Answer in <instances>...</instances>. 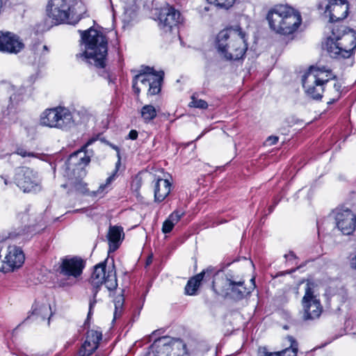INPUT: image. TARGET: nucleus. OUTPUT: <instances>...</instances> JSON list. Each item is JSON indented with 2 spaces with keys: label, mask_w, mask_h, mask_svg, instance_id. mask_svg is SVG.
<instances>
[{
  "label": "nucleus",
  "mask_w": 356,
  "mask_h": 356,
  "mask_svg": "<svg viewBox=\"0 0 356 356\" xmlns=\"http://www.w3.org/2000/svg\"><path fill=\"white\" fill-rule=\"evenodd\" d=\"M216 48L226 60H239L248 49L246 33L239 25L227 27L217 35Z\"/></svg>",
  "instance_id": "1"
},
{
  "label": "nucleus",
  "mask_w": 356,
  "mask_h": 356,
  "mask_svg": "<svg viewBox=\"0 0 356 356\" xmlns=\"http://www.w3.org/2000/svg\"><path fill=\"white\" fill-rule=\"evenodd\" d=\"M89 282L92 285V298L90 300L88 313L84 323L85 326L90 325V321L93 315V308L97 303V295L102 284H104L110 291L115 290L118 287L114 259L111 258V263H109L108 256L103 261L94 266Z\"/></svg>",
  "instance_id": "2"
},
{
  "label": "nucleus",
  "mask_w": 356,
  "mask_h": 356,
  "mask_svg": "<svg viewBox=\"0 0 356 356\" xmlns=\"http://www.w3.org/2000/svg\"><path fill=\"white\" fill-rule=\"evenodd\" d=\"M81 39L85 44V51L76 54V59L83 61V64L105 67L108 51L106 37L102 33L90 28L81 31Z\"/></svg>",
  "instance_id": "3"
},
{
  "label": "nucleus",
  "mask_w": 356,
  "mask_h": 356,
  "mask_svg": "<svg viewBox=\"0 0 356 356\" xmlns=\"http://www.w3.org/2000/svg\"><path fill=\"white\" fill-rule=\"evenodd\" d=\"M266 19L275 33L288 35L293 34L302 22L300 13L287 5H277L268 12Z\"/></svg>",
  "instance_id": "4"
},
{
  "label": "nucleus",
  "mask_w": 356,
  "mask_h": 356,
  "mask_svg": "<svg viewBox=\"0 0 356 356\" xmlns=\"http://www.w3.org/2000/svg\"><path fill=\"white\" fill-rule=\"evenodd\" d=\"M212 289L217 295L236 302L248 298L252 293V289H248L243 278L230 273L216 276Z\"/></svg>",
  "instance_id": "5"
},
{
  "label": "nucleus",
  "mask_w": 356,
  "mask_h": 356,
  "mask_svg": "<svg viewBox=\"0 0 356 356\" xmlns=\"http://www.w3.org/2000/svg\"><path fill=\"white\" fill-rule=\"evenodd\" d=\"M332 36L326 46L330 56L334 58H350L356 47V32L347 26L333 28Z\"/></svg>",
  "instance_id": "6"
},
{
  "label": "nucleus",
  "mask_w": 356,
  "mask_h": 356,
  "mask_svg": "<svg viewBox=\"0 0 356 356\" xmlns=\"http://www.w3.org/2000/svg\"><path fill=\"white\" fill-rule=\"evenodd\" d=\"M69 109L58 106L46 109L41 115L40 123L49 127L67 129L74 124Z\"/></svg>",
  "instance_id": "7"
},
{
  "label": "nucleus",
  "mask_w": 356,
  "mask_h": 356,
  "mask_svg": "<svg viewBox=\"0 0 356 356\" xmlns=\"http://www.w3.org/2000/svg\"><path fill=\"white\" fill-rule=\"evenodd\" d=\"M315 68H308L302 76V84L306 95L312 99L321 100L325 91V85L333 79L319 77L318 74H314Z\"/></svg>",
  "instance_id": "8"
},
{
  "label": "nucleus",
  "mask_w": 356,
  "mask_h": 356,
  "mask_svg": "<svg viewBox=\"0 0 356 356\" xmlns=\"http://www.w3.org/2000/svg\"><path fill=\"white\" fill-rule=\"evenodd\" d=\"M314 283L308 282L306 284L305 295L302 299V318L305 321L318 318L323 312L320 300L314 296Z\"/></svg>",
  "instance_id": "9"
},
{
  "label": "nucleus",
  "mask_w": 356,
  "mask_h": 356,
  "mask_svg": "<svg viewBox=\"0 0 356 356\" xmlns=\"http://www.w3.org/2000/svg\"><path fill=\"white\" fill-rule=\"evenodd\" d=\"M14 182L24 193H36L42 190L37 173L28 167L22 166L15 170Z\"/></svg>",
  "instance_id": "10"
},
{
  "label": "nucleus",
  "mask_w": 356,
  "mask_h": 356,
  "mask_svg": "<svg viewBox=\"0 0 356 356\" xmlns=\"http://www.w3.org/2000/svg\"><path fill=\"white\" fill-rule=\"evenodd\" d=\"M337 227L344 235H351L356 230V214L345 206H339L334 211Z\"/></svg>",
  "instance_id": "11"
},
{
  "label": "nucleus",
  "mask_w": 356,
  "mask_h": 356,
  "mask_svg": "<svg viewBox=\"0 0 356 356\" xmlns=\"http://www.w3.org/2000/svg\"><path fill=\"white\" fill-rule=\"evenodd\" d=\"M86 261L78 256H67L60 259V264L58 268L60 275L74 278L81 276L86 267Z\"/></svg>",
  "instance_id": "12"
},
{
  "label": "nucleus",
  "mask_w": 356,
  "mask_h": 356,
  "mask_svg": "<svg viewBox=\"0 0 356 356\" xmlns=\"http://www.w3.org/2000/svg\"><path fill=\"white\" fill-rule=\"evenodd\" d=\"M71 7V0H50L47 5V12L56 24L70 23Z\"/></svg>",
  "instance_id": "13"
},
{
  "label": "nucleus",
  "mask_w": 356,
  "mask_h": 356,
  "mask_svg": "<svg viewBox=\"0 0 356 356\" xmlns=\"http://www.w3.org/2000/svg\"><path fill=\"white\" fill-rule=\"evenodd\" d=\"M24 47L19 37L10 31H0V52L17 54Z\"/></svg>",
  "instance_id": "14"
},
{
  "label": "nucleus",
  "mask_w": 356,
  "mask_h": 356,
  "mask_svg": "<svg viewBox=\"0 0 356 356\" xmlns=\"http://www.w3.org/2000/svg\"><path fill=\"white\" fill-rule=\"evenodd\" d=\"M25 259L22 250L17 246H8L3 261L1 270L3 273L12 272L22 266Z\"/></svg>",
  "instance_id": "15"
},
{
  "label": "nucleus",
  "mask_w": 356,
  "mask_h": 356,
  "mask_svg": "<svg viewBox=\"0 0 356 356\" xmlns=\"http://www.w3.org/2000/svg\"><path fill=\"white\" fill-rule=\"evenodd\" d=\"M325 13L328 14L330 22L345 19L348 13L349 4L347 0H327Z\"/></svg>",
  "instance_id": "16"
},
{
  "label": "nucleus",
  "mask_w": 356,
  "mask_h": 356,
  "mask_svg": "<svg viewBox=\"0 0 356 356\" xmlns=\"http://www.w3.org/2000/svg\"><path fill=\"white\" fill-rule=\"evenodd\" d=\"M102 339V332L97 330H88L86 334V339L74 356H90L99 346Z\"/></svg>",
  "instance_id": "17"
},
{
  "label": "nucleus",
  "mask_w": 356,
  "mask_h": 356,
  "mask_svg": "<svg viewBox=\"0 0 356 356\" xmlns=\"http://www.w3.org/2000/svg\"><path fill=\"white\" fill-rule=\"evenodd\" d=\"M180 13L173 7L167 6L161 9L159 15V25L164 31H170L181 22Z\"/></svg>",
  "instance_id": "18"
},
{
  "label": "nucleus",
  "mask_w": 356,
  "mask_h": 356,
  "mask_svg": "<svg viewBox=\"0 0 356 356\" xmlns=\"http://www.w3.org/2000/svg\"><path fill=\"white\" fill-rule=\"evenodd\" d=\"M214 275V270L212 268H207L203 270L201 273L191 277L186 286H185V293L188 296H195L201 283L204 281L210 280Z\"/></svg>",
  "instance_id": "19"
},
{
  "label": "nucleus",
  "mask_w": 356,
  "mask_h": 356,
  "mask_svg": "<svg viewBox=\"0 0 356 356\" xmlns=\"http://www.w3.org/2000/svg\"><path fill=\"white\" fill-rule=\"evenodd\" d=\"M145 71L143 74H139L136 76V79H139L143 83H145L146 81L149 83V88L148 90V92L151 95H155L161 91V82L163 81V72L160 71L159 74L156 76V79H153L154 75V68H144Z\"/></svg>",
  "instance_id": "20"
},
{
  "label": "nucleus",
  "mask_w": 356,
  "mask_h": 356,
  "mask_svg": "<svg viewBox=\"0 0 356 356\" xmlns=\"http://www.w3.org/2000/svg\"><path fill=\"white\" fill-rule=\"evenodd\" d=\"M53 316V312H51V305L49 304L40 302L37 300L34 302L32 305L31 311L29 312L28 316L24 319L23 323H25L32 317L35 319L40 318L42 321L47 319V325H50V319Z\"/></svg>",
  "instance_id": "21"
},
{
  "label": "nucleus",
  "mask_w": 356,
  "mask_h": 356,
  "mask_svg": "<svg viewBox=\"0 0 356 356\" xmlns=\"http://www.w3.org/2000/svg\"><path fill=\"white\" fill-rule=\"evenodd\" d=\"M90 162V158L86 155V150L81 148L80 150L76 151L70 155L65 162V170L67 172L71 170H74L72 168L74 166H80L81 168L86 166Z\"/></svg>",
  "instance_id": "22"
},
{
  "label": "nucleus",
  "mask_w": 356,
  "mask_h": 356,
  "mask_svg": "<svg viewBox=\"0 0 356 356\" xmlns=\"http://www.w3.org/2000/svg\"><path fill=\"white\" fill-rule=\"evenodd\" d=\"M149 356H171L170 338L163 337L156 339L149 346Z\"/></svg>",
  "instance_id": "23"
},
{
  "label": "nucleus",
  "mask_w": 356,
  "mask_h": 356,
  "mask_svg": "<svg viewBox=\"0 0 356 356\" xmlns=\"http://www.w3.org/2000/svg\"><path fill=\"white\" fill-rule=\"evenodd\" d=\"M172 184L168 179L158 178L154 184V201L156 202H163L170 194Z\"/></svg>",
  "instance_id": "24"
},
{
  "label": "nucleus",
  "mask_w": 356,
  "mask_h": 356,
  "mask_svg": "<svg viewBox=\"0 0 356 356\" xmlns=\"http://www.w3.org/2000/svg\"><path fill=\"white\" fill-rule=\"evenodd\" d=\"M122 234H123L122 227L118 226H110L107 234L108 241V254L114 252L119 248Z\"/></svg>",
  "instance_id": "25"
},
{
  "label": "nucleus",
  "mask_w": 356,
  "mask_h": 356,
  "mask_svg": "<svg viewBox=\"0 0 356 356\" xmlns=\"http://www.w3.org/2000/svg\"><path fill=\"white\" fill-rule=\"evenodd\" d=\"M35 228L32 226H27L24 228H18L8 234V238L10 239L19 240L21 241H29L35 234Z\"/></svg>",
  "instance_id": "26"
},
{
  "label": "nucleus",
  "mask_w": 356,
  "mask_h": 356,
  "mask_svg": "<svg viewBox=\"0 0 356 356\" xmlns=\"http://www.w3.org/2000/svg\"><path fill=\"white\" fill-rule=\"evenodd\" d=\"M171 356H189L186 343L180 339H170Z\"/></svg>",
  "instance_id": "27"
},
{
  "label": "nucleus",
  "mask_w": 356,
  "mask_h": 356,
  "mask_svg": "<svg viewBox=\"0 0 356 356\" xmlns=\"http://www.w3.org/2000/svg\"><path fill=\"white\" fill-rule=\"evenodd\" d=\"M69 186L71 192H76L83 195L91 197V193L87 188V184L79 178H70Z\"/></svg>",
  "instance_id": "28"
},
{
  "label": "nucleus",
  "mask_w": 356,
  "mask_h": 356,
  "mask_svg": "<svg viewBox=\"0 0 356 356\" xmlns=\"http://www.w3.org/2000/svg\"><path fill=\"white\" fill-rule=\"evenodd\" d=\"M119 72V68H97V74L109 83H115Z\"/></svg>",
  "instance_id": "29"
},
{
  "label": "nucleus",
  "mask_w": 356,
  "mask_h": 356,
  "mask_svg": "<svg viewBox=\"0 0 356 356\" xmlns=\"http://www.w3.org/2000/svg\"><path fill=\"white\" fill-rule=\"evenodd\" d=\"M157 112L155 107L152 104L143 106L140 109V116L146 124L152 122L156 117Z\"/></svg>",
  "instance_id": "30"
},
{
  "label": "nucleus",
  "mask_w": 356,
  "mask_h": 356,
  "mask_svg": "<svg viewBox=\"0 0 356 356\" xmlns=\"http://www.w3.org/2000/svg\"><path fill=\"white\" fill-rule=\"evenodd\" d=\"M25 89L20 88L16 90L10 97V104L8 106V109L15 108L20 102L24 101Z\"/></svg>",
  "instance_id": "31"
},
{
  "label": "nucleus",
  "mask_w": 356,
  "mask_h": 356,
  "mask_svg": "<svg viewBox=\"0 0 356 356\" xmlns=\"http://www.w3.org/2000/svg\"><path fill=\"white\" fill-rule=\"evenodd\" d=\"M116 175L115 173H112L106 180L104 184H100L98 189L97 191H93L91 193V197H97L98 195L103 196L105 193L108 192V187L111 184V183L115 180Z\"/></svg>",
  "instance_id": "32"
},
{
  "label": "nucleus",
  "mask_w": 356,
  "mask_h": 356,
  "mask_svg": "<svg viewBox=\"0 0 356 356\" xmlns=\"http://www.w3.org/2000/svg\"><path fill=\"white\" fill-rule=\"evenodd\" d=\"M289 338L291 341V346L282 350V351L277 352V356H297L298 343L292 337H290Z\"/></svg>",
  "instance_id": "33"
},
{
  "label": "nucleus",
  "mask_w": 356,
  "mask_h": 356,
  "mask_svg": "<svg viewBox=\"0 0 356 356\" xmlns=\"http://www.w3.org/2000/svg\"><path fill=\"white\" fill-rule=\"evenodd\" d=\"M124 301V300L122 296H118L115 299L114 320L121 316Z\"/></svg>",
  "instance_id": "34"
},
{
  "label": "nucleus",
  "mask_w": 356,
  "mask_h": 356,
  "mask_svg": "<svg viewBox=\"0 0 356 356\" xmlns=\"http://www.w3.org/2000/svg\"><path fill=\"white\" fill-rule=\"evenodd\" d=\"M209 3L214 4L218 7L228 9L232 7L235 0H207Z\"/></svg>",
  "instance_id": "35"
},
{
  "label": "nucleus",
  "mask_w": 356,
  "mask_h": 356,
  "mask_svg": "<svg viewBox=\"0 0 356 356\" xmlns=\"http://www.w3.org/2000/svg\"><path fill=\"white\" fill-rule=\"evenodd\" d=\"M185 215V212L181 209H176L169 215L167 219L172 222L175 225Z\"/></svg>",
  "instance_id": "36"
},
{
  "label": "nucleus",
  "mask_w": 356,
  "mask_h": 356,
  "mask_svg": "<svg viewBox=\"0 0 356 356\" xmlns=\"http://www.w3.org/2000/svg\"><path fill=\"white\" fill-rule=\"evenodd\" d=\"M325 69L326 68H315L314 70V74H318L319 77H323L325 79L334 76L331 80L337 79V76L332 73L331 70H326Z\"/></svg>",
  "instance_id": "37"
},
{
  "label": "nucleus",
  "mask_w": 356,
  "mask_h": 356,
  "mask_svg": "<svg viewBox=\"0 0 356 356\" xmlns=\"http://www.w3.org/2000/svg\"><path fill=\"white\" fill-rule=\"evenodd\" d=\"M191 107L206 109L208 108V104L203 99H196L194 96L191 97V102L189 104Z\"/></svg>",
  "instance_id": "38"
},
{
  "label": "nucleus",
  "mask_w": 356,
  "mask_h": 356,
  "mask_svg": "<svg viewBox=\"0 0 356 356\" xmlns=\"http://www.w3.org/2000/svg\"><path fill=\"white\" fill-rule=\"evenodd\" d=\"M15 153L21 156L22 157H33L35 156V153L31 152H28L26 149L22 147H17Z\"/></svg>",
  "instance_id": "39"
},
{
  "label": "nucleus",
  "mask_w": 356,
  "mask_h": 356,
  "mask_svg": "<svg viewBox=\"0 0 356 356\" xmlns=\"http://www.w3.org/2000/svg\"><path fill=\"white\" fill-rule=\"evenodd\" d=\"M175 225L170 222L168 219H166L162 226V232L164 234H169L173 229Z\"/></svg>",
  "instance_id": "40"
},
{
  "label": "nucleus",
  "mask_w": 356,
  "mask_h": 356,
  "mask_svg": "<svg viewBox=\"0 0 356 356\" xmlns=\"http://www.w3.org/2000/svg\"><path fill=\"white\" fill-rule=\"evenodd\" d=\"M259 356H277V352H269L266 347H261L259 349Z\"/></svg>",
  "instance_id": "41"
},
{
  "label": "nucleus",
  "mask_w": 356,
  "mask_h": 356,
  "mask_svg": "<svg viewBox=\"0 0 356 356\" xmlns=\"http://www.w3.org/2000/svg\"><path fill=\"white\" fill-rule=\"evenodd\" d=\"M278 140H279L278 136H270L267 138L266 143L268 145H275L278 142Z\"/></svg>",
  "instance_id": "42"
},
{
  "label": "nucleus",
  "mask_w": 356,
  "mask_h": 356,
  "mask_svg": "<svg viewBox=\"0 0 356 356\" xmlns=\"http://www.w3.org/2000/svg\"><path fill=\"white\" fill-rule=\"evenodd\" d=\"M99 135H97V137L95 138H90L87 142L86 143L81 147V149H85L87 148V147L91 145L92 144H93L97 139H98V137H99Z\"/></svg>",
  "instance_id": "43"
},
{
  "label": "nucleus",
  "mask_w": 356,
  "mask_h": 356,
  "mask_svg": "<svg viewBox=\"0 0 356 356\" xmlns=\"http://www.w3.org/2000/svg\"><path fill=\"white\" fill-rule=\"evenodd\" d=\"M138 134L136 130L132 129L129 131L128 135V138L131 140H136L138 138Z\"/></svg>",
  "instance_id": "44"
},
{
  "label": "nucleus",
  "mask_w": 356,
  "mask_h": 356,
  "mask_svg": "<svg viewBox=\"0 0 356 356\" xmlns=\"http://www.w3.org/2000/svg\"><path fill=\"white\" fill-rule=\"evenodd\" d=\"M296 270V268H293V269L285 270V271H280L277 273L276 277L283 276V275H285L287 274H291L292 273H294Z\"/></svg>",
  "instance_id": "45"
},
{
  "label": "nucleus",
  "mask_w": 356,
  "mask_h": 356,
  "mask_svg": "<svg viewBox=\"0 0 356 356\" xmlns=\"http://www.w3.org/2000/svg\"><path fill=\"white\" fill-rule=\"evenodd\" d=\"M334 88L335 89V90L337 92V95H340L341 94V88H342V84L339 82H336L334 84Z\"/></svg>",
  "instance_id": "46"
},
{
  "label": "nucleus",
  "mask_w": 356,
  "mask_h": 356,
  "mask_svg": "<svg viewBox=\"0 0 356 356\" xmlns=\"http://www.w3.org/2000/svg\"><path fill=\"white\" fill-rule=\"evenodd\" d=\"M284 257L286 259V260L297 259L296 254L293 251H289V254L284 255Z\"/></svg>",
  "instance_id": "47"
},
{
  "label": "nucleus",
  "mask_w": 356,
  "mask_h": 356,
  "mask_svg": "<svg viewBox=\"0 0 356 356\" xmlns=\"http://www.w3.org/2000/svg\"><path fill=\"white\" fill-rule=\"evenodd\" d=\"M108 146H109L110 147H111L113 149L115 150L117 152V154H118V156L120 155V149L118 146H117L116 145L109 142L108 143Z\"/></svg>",
  "instance_id": "48"
},
{
  "label": "nucleus",
  "mask_w": 356,
  "mask_h": 356,
  "mask_svg": "<svg viewBox=\"0 0 356 356\" xmlns=\"http://www.w3.org/2000/svg\"><path fill=\"white\" fill-rule=\"evenodd\" d=\"M118 156V160L117 161V163H115V168L114 170V171L113 172V173H115V175H117L118 173V171L119 170V167L120 165V163H121V158H120V156Z\"/></svg>",
  "instance_id": "49"
},
{
  "label": "nucleus",
  "mask_w": 356,
  "mask_h": 356,
  "mask_svg": "<svg viewBox=\"0 0 356 356\" xmlns=\"http://www.w3.org/2000/svg\"><path fill=\"white\" fill-rule=\"evenodd\" d=\"M340 95H337V96L334 98H332L329 102H327V104L330 105L337 102L340 99Z\"/></svg>",
  "instance_id": "50"
},
{
  "label": "nucleus",
  "mask_w": 356,
  "mask_h": 356,
  "mask_svg": "<svg viewBox=\"0 0 356 356\" xmlns=\"http://www.w3.org/2000/svg\"><path fill=\"white\" fill-rule=\"evenodd\" d=\"M350 266L352 268L356 270V254L350 260Z\"/></svg>",
  "instance_id": "51"
},
{
  "label": "nucleus",
  "mask_w": 356,
  "mask_h": 356,
  "mask_svg": "<svg viewBox=\"0 0 356 356\" xmlns=\"http://www.w3.org/2000/svg\"><path fill=\"white\" fill-rule=\"evenodd\" d=\"M250 282L252 283V285L248 287V289H252V291H253L256 287L255 277H252L250 280Z\"/></svg>",
  "instance_id": "52"
},
{
  "label": "nucleus",
  "mask_w": 356,
  "mask_h": 356,
  "mask_svg": "<svg viewBox=\"0 0 356 356\" xmlns=\"http://www.w3.org/2000/svg\"><path fill=\"white\" fill-rule=\"evenodd\" d=\"M1 178L3 180L5 185H8V184H11V182L8 181L7 177L1 176Z\"/></svg>",
  "instance_id": "53"
},
{
  "label": "nucleus",
  "mask_w": 356,
  "mask_h": 356,
  "mask_svg": "<svg viewBox=\"0 0 356 356\" xmlns=\"http://www.w3.org/2000/svg\"><path fill=\"white\" fill-rule=\"evenodd\" d=\"M152 262V257L149 256L146 259V266L150 265V264Z\"/></svg>",
  "instance_id": "54"
},
{
  "label": "nucleus",
  "mask_w": 356,
  "mask_h": 356,
  "mask_svg": "<svg viewBox=\"0 0 356 356\" xmlns=\"http://www.w3.org/2000/svg\"><path fill=\"white\" fill-rule=\"evenodd\" d=\"M227 222V220H220V221H217V222H213V224H214L215 225H220V224H222V223H225V222Z\"/></svg>",
  "instance_id": "55"
},
{
  "label": "nucleus",
  "mask_w": 356,
  "mask_h": 356,
  "mask_svg": "<svg viewBox=\"0 0 356 356\" xmlns=\"http://www.w3.org/2000/svg\"><path fill=\"white\" fill-rule=\"evenodd\" d=\"M133 88L136 94L138 95L140 92V89L136 86V84H133Z\"/></svg>",
  "instance_id": "56"
},
{
  "label": "nucleus",
  "mask_w": 356,
  "mask_h": 356,
  "mask_svg": "<svg viewBox=\"0 0 356 356\" xmlns=\"http://www.w3.org/2000/svg\"><path fill=\"white\" fill-rule=\"evenodd\" d=\"M100 141L104 143V144H106V145H108V143H109L108 140H107L106 138H99Z\"/></svg>",
  "instance_id": "57"
},
{
  "label": "nucleus",
  "mask_w": 356,
  "mask_h": 356,
  "mask_svg": "<svg viewBox=\"0 0 356 356\" xmlns=\"http://www.w3.org/2000/svg\"><path fill=\"white\" fill-rule=\"evenodd\" d=\"M62 186H63V188H68V192H69V193H70V192H71V191H70L69 181H67V183H66L65 184L62 185Z\"/></svg>",
  "instance_id": "58"
},
{
  "label": "nucleus",
  "mask_w": 356,
  "mask_h": 356,
  "mask_svg": "<svg viewBox=\"0 0 356 356\" xmlns=\"http://www.w3.org/2000/svg\"><path fill=\"white\" fill-rule=\"evenodd\" d=\"M275 209V205H270L268 208L269 213H272Z\"/></svg>",
  "instance_id": "59"
},
{
  "label": "nucleus",
  "mask_w": 356,
  "mask_h": 356,
  "mask_svg": "<svg viewBox=\"0 0 356 356\" xmlns=\"http://www.w3.org/2000/svg\"><path fill=\"white\" fill-rule=\"evenodd\" d=\"M95 356H106L104 353H97Z\"/></svg>",
  "instance_id": "60"
},
{
  "label": "nucleus",
  "mask_w": 356,
  "mask_h": 356,
  "mask_svg": "<svg viewBox=\"0 0 356 356\" xmlns=\"http://www.w3.org/2000/svg\"><path fill=\"white\" fill-rule=\"evenodd\" d=\"M318 10L323 9V5H321V4H318Z\"/></svg>",
  "instance_id": "61"
},
{
  "label": "nucleus",
  "mask_w": 356,
  "mask_h": 356,
  "mask_svg": "<svg viewBox=\"0 0 356 356\" xmlns=\"http://www.w3.org/2000/svg\"><path fill=\"white\" fill-rule=\"evenodd\" d=\"M277 203H278V202L275 201L273 205H275V207H276V205L277 204Z\"/></svg>",
  "instance_id": "62"
},
{
  "label": "nucleus",
  "mask_w": 356,
  "mask_h": 356,
  "mask_svg": "<svg viewBox=\"0 0 356 356\" xmlns=\"http://www.w3.org/2000/svg\"><path fill=\"white\" fill-rule=\"evenodd\" d=\"M43 49H44V50L47 51V47L46 45H44V46H43Z\"/></svg>",
  "instance_id": "63"
},
{
  "label": "nucleus",
  "mask_w": 356,
  "mask_h": 356,
  "mask_svg": "<svg viewBox=\"0 0 356 356\" xmlns=\"http://www.w3.org/2000/svg\"><path fill=\"white\" fill-rule=\"evenodd\" d=\"M316 224H317L318 229H319L318 221L316 222Z\"/></svg>",
  "instance_id": "64"
}]
</instances>
